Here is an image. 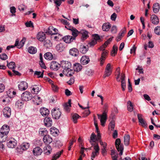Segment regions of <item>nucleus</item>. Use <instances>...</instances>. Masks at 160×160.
Wrapping results in <instances>:
<instances>
[{"label": "nucleus", "mask_w": 160, "mask_h": 160, "mask_svg": "<svg viewBox=\"0 0 160 160\" xmlns=\"http://www.w3.org/2000/svg\"><path fill=\"white\" fill-rule=\"evenodd\" d=\"M61 67L62 68V72L65 75L71 76L74 73V71L71 69V63L69 61H62L61 62Z\"/></svg>", "instance_id": "f257e3e1"}, {"label": "nucleus", "mask_w": 160, "mask_h": 160, "mask_svg": "<svg viewBox=\"0 0 160 160\" xmlns=\"http://www.w3.org/2000/svg\"><path fill=\"white\" fill-rule=\"evenodd\" d=\"M108 106L106 105L104 106V110L102 115L98 114V118L100 120L102 126H104L107 119V113L108 111Z\"/></svg>", "instance_id": "f03ea898"}, {"label": "nucleus", "mask_w": 160, "mask_h": 160, "mask_svg": "<svg viewBox=\"0 0 160 160\" xmlns=\"http://www.w3.org/2000/svg\"><path fill=\"white\" fill-rule=\"evenodd\" d=\"M92 145L93 146V149L91 153V159L93 160L99 154L100 148L98 144H92Z\"/></svg>", "instance_id": "7ed1b4c3"}, {"label": "nucleus", "mask_w": 160, "mask_h": 160, "mask_svg": "<svg viewBox=\"0 0 160 160\" xmlns=\"http://www.w3.org/2000/svg\"><path fill=\"white\" fill-rule=\"evenodd\" d=\"M115 144L117 150L118 152H120L119 153L120 155L122 154L123 151V145L122 144H121V140L120 139H117L115 141Z\"/></svg>", "instance_id": "20e7f679"}, {"label": "nucleus", "mask_w": 160, "mask_h": 160, "mask_svg": "<svg viewBox=\"0 0 160 160\" xmlns=\"http://www.w3.org/2000/svg\"><path fill=\"white\" fill-rule=\"evenodd\" d=\"M6 141L7 146L9 148H13L17 144L16 140L12 138H8Z\"/></svg>", "instance_id": "39448f33"}, {"label": "nucleus", "mask_w": 160, "mask_h": 160, "mask_svg": "<svg viewBox=\"0 0 160 160\" xmlns=\"http://www.w3.org/2000/svg\"><path fill=\"white\" fill-rule=\"evenodd\" d=\"M61 112L58 108H55L52 111V116L55 119H58L61 116Z\"/></svg>", "instance_id": "423d86ee"}, {"label": "nucleus", "mask_w": 160, "mask_h": 160, "mask_svg": "<svg viewBox=\"0 0 160 160\" xmlns=\"http://www.w3.org/2000/svg\"><path fill=\"white\" fill-rule=\"evenodd\" d=\"M21 98L22 100L27 101L32 98V95L30 92L26 91L22 93Z\"/></svg>", "instance_id": "0eeeda50"}, {"label": "nucleus", "mask_w": 160, "mask_h": 160, "mask_svg": "<svg viewBox=\"0 0 160 160\" xmlns=\"http://www.w3.org/2000/svg\"><path fill=\"white\" fill-rule=\"evenodd\" d=\"M3 114L4 117L6 118H9L11 115V109L8 107H6L2 110Z\"/></svg>", "instance_id": "6e6552de"}, {"label": "nucleus", "mask_w": 160, "mask_h": 160, "mask_svg": "<svg viewBox=\"0 0 160 160\" xmlns=\"http://www.w3.org/2000/svg\"><path fill=\"white\" fill-rule=\"evenodd\" d=\"M60 67H61V64H59L55 61L52 62L50 66V68L55 71L58 70Z\"/></svg>", "instance_id": "1a4fd4ad"}, {"label": "nucleus", "mask_w": 160, "mask_h": 160, "mask_svg": "<svg viewBox=\"0 0 160 160\" xmlns=\"http://www.w3.org/2000/svg\"><path fill=\"white\" fill-rule=\"evenodd\" d=\"M18 86L19 90L21 91H24L28 87V84L26 82L22 81L19 83Z\"/></svg>", "instance_id": "9d476101"}, {"label": "nucleus", "mask_w": 160, "mask_h": 160, "mask_svg": "<svg viewBox=\"0 0 160 160\" xmlns=\"http://www.w3.org/2000/svg\"><path fill=\"white\" fill-rule=\"evenodd\" d=\"M10 131L9 127L7 125H3L0 129V133L7 136Z\"/></svg>", "instance_id": "9b49d317"}, {"label": "nucleus", "mask_w": 160, "mask_h": 160, "mask_svg": "<svg viewBox=\"0 0 160 160\" xmlns=\"http://www.w3.org/2000/svg\"><path fill=\"white\" fill-rule=\"evenodd\" d=\"M107 53L108 52L106 51H102L101 57L99 59V61L100 62V65L101 66H102L103 65L104 61L106 59V57Z\"/></svg>", "instance_id": "f8f14e48"}, {"label": "nucleus", "mask_w": 160, "mask_h": 160, "mask_svg": "<svg viewBox=\"0 0 160 160\" xmlns=\"http://www.w3.org/2000/svg\"><path fill=\"white\" fill-rule=\"evenodd\" d=\"M31 92L33 94H37L41 90L40 86L35 85L31 87Z\"/></svg>", "instance_id": "ddd939ff"}, {"label": "nucleus", "mask_w": 160, "mask_h": 160, "mask_svg": "<svg viewBox=\"0 0 160 160\" xmlns=\"http://www.w3.org/2000/svg\"><path fill=\"white\" fill-rule=\"evenodd\" d=\"M37 38L40 41L42 42L46 39V35L43 32H39L37 35Z\"/></svg>", "instance_id": "4468645a"}, {"label": "nucleus", "mask_w": 160, "mask_h": 160, "mask_svg": "<svg viewBox=\"0 0 160 160\" xmlns=\"http://www.w3.org/2000/svg\"><path fill=\"white\" fill-rule=\"evenodd\" d=\"M32 99L34 104L37 105L41 104L42 102L41 98L38 95H35Z\"/></svg>", "instance_id": "2eb2a0df"}, {"label": "nucleus", "mask_w": 160, "mask_h": 160, "mask_svg": "<svg viewBox=\"0 0 160 160\" xmlns=\"http://www.w3.org/2000/svg\"><path fill=\"white\" fill-rule=\"evenodd\" d=\"M44 122L45 125L48 127L51 126L52 123L51 118L48 117H46L45 118Z\"/></svg>", "instance_id": "dca6fc26"}, {"label": "nucleus", "mask_w": 160, "mask_h": 160, "mask_svg": "<svg viewBox=\"0 0 160 160\" xmlns=\"http://www.w3.org/2000/svg\"><path fill=\"white\" fill-rule=\"evenodd\" d=\"M25 41L26 38H23L22 41L20 42L19 43V41L17 39L15 41L14 46H15V47L17 46L18 48H20L23 46Z\"/></svg>", "instance_id": "f3484780"}, {"label": "nucleus", "mask_w": 160, "mask_h": 160, "mask_svg": "<svg viewBox=\"0 0 160 160\" xmlns=\"http://www.w3.org/2000/svg\"><path fill=\"white\" fill-rule=\"evenodd\" d=\"M100 145L102 146V155L104 156L107 153V144L105 142H103L102 141H100Z\"/></svg>", "instance_id": "a211bd4d"}, {"label": "nucleus", "mask_w": 160, "mask_h": 160, "mask_svg": "<svg viewBox=\"0 0 160 160\" xmlns=\"http://www.w3.org/2000/svg\"><path fill=\"white\" fill-rule=\"evenodd\" d=\"M67 29L72 31V38H74V40H75L76 37L79 33V31L76 28L72 27H70L69 28H67Z\"/></svg>", "instance_id": "6ab92c4d"}, {"label": "nucleus", "mask_w": 160, "mask_h": 160, "mask_svg": "<svg viewBox=\"0 0 160 160\" xmlns=\"http://www.w3.org/2000/svg\"><path fill=\"white\" fill-rule=\"evenodd\" d=\"M32 152L34 155L38 156L41 154L42 151L39 147H37L33 149Z\"/></svg>", "instance_id": "aec40b11"}, {"label": "nucleus", "mask_w": 160, "mask_h": 160, "mask_svg": "<svg viewBox=\"0 0 160 160\" xmlns=\"http://www.w3.org/2000/svg\"><path fill=\"white\" fill-rule=\"evenodd\" d=\"M137 116L140 125L143 127H146L147 125V123L145 120L142 118V115L138 114Z\"/></svg>", "instance_id": "412c9836"}, {"label": "nucleus", "mask_w": 160, "mask_h": 160, "mask_svg": "<svg viewBox=\"0 0 160 160\" xmlns=\"http://www.w3.org/2000/svg\"><path fill=\"white\" fill-rule=\"evenodd\" d=\"M90 62L89 57L86 56H84L82 57L80 59V62L83 65H86L88 63Z\"/></svg>", "instance_id": "4be33fe9"}, {"label": "nucleus", "mask_w": 160, "mask_h": 160, "mask_svg": "<svg viewBox=\"0 0 160 160\" xmlns=\"http://www.w3.org/2000/svg\"><path fill=\"white\" fill-rule=\"evenodd\" d=\"M43 141L46 144H49L52 142V139L48 135H46L44 136Z\"/></svg>", "instance_id": "5701e85b"}, {"label": "nucleus", "mask_w": 160, "mask_h": 160, "mask_svg": "<svg viewBox=\"0 0 160 160\" xmlns=\"http://www.w3.org/2000/svg\"><path fill=\"white\" fill-rule=\"evenodd\" d=\"M63 40L66 43H70L74 40V38H72V36L67 35L63 38Z\"/></svg>", "instance_id": "b1692460"}, {"label": "nucleus", "mask_w": 160, "mask_h": 160, "mask_svg": "<svg viewBox=\"0 0 160 160\" xmlns=\"http://www.w3.org/2000/svg\"><path fill=\"white\" fill-rule=\"evenodd\" d=\"M125 75L124 74L122 73L121 79V87L122 89V90L123 91H125L126 88V82L125 79Z\"/></svg>", "instance_id": "393cba45"}, {"label": "nucleus", "mask_w": 160, "mask_h": 160, "mask_svg": "<svg viewBox=\"0 0 160 160\" xmlns=\"http://www.w3.org/2000/svg\"><path fill=\"white\" fill-rule=\"evenodd\" d=\"M41 114L43 116H48L49 113V111L48 109L45 108H42L40 110Z\"/></svg>", "instance_id": "a878e982"}, {"label": "nucleus", "mask_w": 160, "mask_h": 160, "mask_svg": "<svg viewBox=\"0 0 160 160\" xmlns=\"http://www.w3.org/2000/svg\"><path fill=\"white\" fill-rule=\"evenodd\" d=\"M151 22L154 24H157L158 23L159 20L158 17L155 15H152L151 17Z\"/></svg>", "instance_id": "bb28decb"}, {"label": "nucleus", "mask_w": 160, "mask_h": 160, "mask_svg": "<svg viewBox=\"0 0 160 160\" xmlns=\"http://www.w3.org/2000/svg\"><path fill=\"white\" fill-rule=\"evenodd\" d=\"M70 54L72 56H77L79 54L78 50L75 48H73L69 50Z\"/></svg>", "instance_id": "cd10ccee"}, {"label": "nucleus", "mask_w": 160, "mask_h": 160, "mask_svg": "<svg viewBox=\"0 0 160 160\" xmlns=\"http://www.w3.org/2000/svg\"><path fill=\"white\" fill-rule=\"evenodd\" d=\"M111 27V24L109 22L103 23L102 26V29L104 31H108Z\"/></svg>", "instance_id": "c85d7f7f"}, {"label": "nucleus", "mask_w": 160, "mask_h": 160, "mask_svg": "<svg viewBox=\"0 0 160 160\" xmlns=\"http://www.w3.org/2000/svg\"><path fill=\"white\" fill-rule=\"evenodd\" d=\"M73 68L74 70L73 71L78 72L81 70L82 66L80 63H76L74 64Z\"/></svg>", "instance_id": "c756f323"}, {"label": "nucleus", "mask_w": 160, "mask_h": 160, "mask_svg": "<svg viewBox=\"0 0 160 160\" xmlns=\"http://www.w3.org/2000/svg\"><path fill=\"white\" fill-rule=\"evenodd\" d=\"M29 143L26 142H23L20 146V150L21 151L22 150L23 151L26 150L29 148Z\"/></svg>", "instance_id": "7c9ffc66"}, {"label": "nucleus", "mask_w": 160, "mask_h": 160, "mask_svg": "<svg viewBox=\"0 0 160 160\" xmlns=\"http://www.w3.org/2000/svg\"><path fill=\"white\" fill-rule=\"evenodd\" d=\"M71 99H69L67 103H65L63 105L64 109L67 112H69L70 111V108L71 107Z\"/></svg>", "instance_id": "2f4dec72"}, {"label": "nucleus", "mask_w": 160, "mask_h": 160, "mask_svg": "<svg viewBox=\"0 0 160 160\" xmlns=\"http://www.w3.org/2000/svg\"><path fill=\"white\" fill-rule=\"evenodd\" d=\"M56 49L60 52L63 51L65 49V47L62 43H60L57 44L56 46Z\"/></svg>", "instance_id": "473e14b6"}, {"label": "nucleus", "mask_w": 160, "mask_h": 160, "mask_svg": "<svg viewBox=\"0 0 160 160\" xmlns=\"http://www.w3.org/2000/svg\"><path fill=\"white\" fill-rule=\"evenodd\" d=\"M28 52L31 54H34L37 52V49L36 48L34 47H30L28 49Z\"/></svg>", "instance_id": "72a5a7b5"}, {"label": "nucleus", "mask_w": 160, "mask_h": 160, "mask_svg": "<svg viewBox=\"0 0 160 160\" xmlns=\"http://www.w3.org/2000/svg\"><path fill=\"white\" fill-rule=\"evenodd\" d=\"M39 135L41 136H45L47 135L48 131L45 128H41L39 132Z\"/></svg>", "instance_id": "f704fd0d"}, {"label": "nucleus", "mask_w": 160, "mask_h": 160, "mask_svg": "<svg viewBox=\"0 0 160 160\" xmlns=\"http://www.w3.org/2000/svg\"><path fill=\"white\" fill-rule=\"evenodd\" d=\"M130 137L128 134L124 136V144L126 146H128L129 143Z\"/></svg>", "instance_id": "c9c22d12"}, {"label": "nucleus", "mask_w": 160, "mask_h": 160, "mask_svg": "<svg viewBox=\"0 0 160 160\" xmlns=\"http://www.w3.org/2000/svg\"><path fill=\"white\" fill-rule=\"evenodd\" d=\"M160 9L159 4L158 3H154L153 6V11L154 13L158 12Z\"/></svg>", "instance_id": "e433bc0d"}, {"label": "nucleus", "mask_w": 160, "mask_h": 160, "mask_svg": "<svg viewBox=\"0 0 160 160\" xmlns=\"http://www.w3.org/2000/svg\"><path fill=\"white\" fill-rule=\"evenodd\" d=\"M96 141H98L96 136L94 133H92L90 137V142L92 144H94L93 142H95Z\"/></svg>", "instance_id": "4c0bfd02"}, {"label": "nucleus", "mask_w": 160, "mask_h": 160, "mask_svg": "<svg viewBox=\"0 0 160 160\" xmlns=\"http://www.w3.org/2000/svg\"><path fill=\"white\" fill-rule=\"evenodd\" d=\"M79 50L81 53L85 54L88 51V48L84 45H81L79 49Z\"/></svg>", "instance_id": "58836bf2"}, {"label": "nucleus", "mask_w": 160, "mask_h": 160, "mask_svg": "<svg viewBox=\"0 0 160 160\" xmlns=\"http://www.w3.org/2000/svg\"><path fill=\"white\" fill-rule=\"evenodd\" d=\"M127 109L128 111L130 112H132L133 110V107L132 104L130 101H128L127 102Z\"/></svg>", "instance_id": "ea45409f"}, {"label": "nucleus", "mask_w": 160, "mask_h": 160, "mask_svg": "<svg viewBox=\"0 0 160 160\" xmlns=\"http://www.w3.org/2000/svg\"><path fill=\"white\" fill-rule=\"evenodd\" d=\"M44 57L46 59L50 60L52 59L53 56L51 53L48 52L45 54Z\"/></svg>", "instance_id": "a19ab883"}, {"label": "nucleus", "mask_w": 160, "mask_h": 160, "mask_svg": "<svg viewBox=\"0 0 160 160\" xmlns=\"http://www.w3.org/2000/svg\"><path fill=\"white\" fill-rule=\"evenodd\" d=\"M7 136L3 133H0V142H3L7 139Z\"/></svg>", "instance_id": "79ce46f5"}, {"label": "nucleus", "mask_w": 160, "mask_h": 160, "mask_svg": "<svg viewBox=\"0 0 160 160\" xmlns=\"http://www.w3.org/2000/svg\"><path fill=\"white\" fill-rule=\"evenodd\" d=\"M23 101L22 100H19L17 101L16 102V106L19 108H22L24 104Z\"/></svg>", "instance_id": "37998d69"}, {"label": "nucleus", "mask_w": 160, "mask_h": 160, "mask_svg": "<svg viewBox=\"0 0 160 160\" xmlns=\"http://www.w3.org/2000/svg\"><path fill=\"white\" fill-rule=\"evenodd\" d=\"M44 152L47 154H49L50 153V152L52 150L51 147L49 145H47L46 147H44Z\"/></svg>", "instance_id": "c03bdc74"}, {"label": "nucleus", "mask_w": 160, "mask_h": 160, "mask_svg": "<svg viewBox=\"0 0 160 160\" xmlns=\"http://www.w3.org/2000/svg\"><path fill=\"white\" fill-rule=\"evenodd\" d=\"M63 152V150H62L61 151L58 152L56 154H55L53 157L52 160H56L60 156L62 153Z\"/></svg>", "instance_id": "a18cd8bd"}, {"label": "nucleus", "mask_w": 160, "mask_h": 160, "mask_svg": "<svg viewBox=\"0 0 160 160\" xmlns=\"http://www.w3.org/2000/svg\"><path fill=\"white\" fill-rule=\"evenodd\" d=\"M115 126V122L114 120H112L110 122L108 128L109 129H110L111 131L114 130Z\"/></svg>", "instance_id": "49530a36"}, {"label": "nucleus", "mask_w": 160, "mask_h": 160, "mask_svg": "<svg viewBox=\"0 0 160 160\" xmlns=\"http://www.w3.org/2000/svg\"><path fill=\"white\" fill-rule=\"evenodd\" d=\"M7 66L9 68L13 70L16 67L15 63L14 62H10L8 63V61H7Z\"/></svg>", "instance_id": "de8ad7c7"}, {"label": "nucleus", "mask_w": 160, "mask_h": 160, "mask_svg": "<svg viewBox=\"0 0 160 160\" xmlns=\"http://www.w3.org/2000/svg\"><path fill=\"white\" fill-rule=\"evenodd\" d=\"M51 133L53 135L57 134L58 130L55 127H52L50 129Z\"/></svg>", "instance_id": "09e8293b"}, {"label": "nucleus", "mask_w": 160, "mask_h": 160, "mask_svg": "<svg viewBox=\"0 0 160 160\" xmlns=\"http://www.w3.org/2000/svg\"><path fill=\"white\" fill-rule=\"evenodd\" d=\"M117 47L115 45H114L111 52V55L112 56H114L117 53Z\"/></svg>", "instance_id": "8fccbe9b"}, {"label": "nucleus", "mask_w": 160, "mask_h": 160, "mask_svg": "<svg viewBox=\"0 0 160 160\" xmlns=\"http://www.w3.org/2000/svg\"><path fill=\"white\" fill-rule=\"evenodd\" d=\"M44 45L48 48L51 47L52 46V43L50 40H46L44 42Z\"/></svg>", "instance_id": "3c124183"}, {"label": "nucleus", "mask_w": 160, "mask_h": 160, "mask_svg": "<svg viewBox=\"0 0 160 160\" xmlns=\"http://www.w3.org/2000/svg\"><path fill=\"white\" fill-rule=\"evenodd\" d=\"M110 43L109 41L107 40L99 48V49L101 50L105 51V48Z\"/></svg>", "instance_id": "603ef678"}, {"label": "nucleus", "mask_w": 160, "mask_h": 160, "mask_svg": "<svg viewBox=\"0 0 160 160\" xmlns=\"http://www.w3.org/2000/svg\"><path fill=\"white\" fill-rule=\"evenodd\" d=\"M53 27L52 26H50L48 27V31L46 32L49 35H53Z\"/></svg>", "instance_id": "864d4df0"}, {"label": "nucleus", "mask_w": 160, "mask_h": 160, "mask_svg": "<svg viewBox=\"0 0 160 160\" xmlns=\"http://www.w3.org/2000/svg\"><path fill=\"white\" fill-rule=\"evenodd\" d=\"M80 116L76 113L74 114L72 116V118L73 122L74 123L77 122V119L80 117Z\"/></svg>", "instance_id": "5fc2aeb1"}, {"label": "nucleus", "mask_w": 160, "mask_h": 160, "mask_svg": "<svg viewBox=\"0 0 160 160\" xmlns=\"http://www.w3.org/2000/svg\"><path fill=\"white\" fill-rule=\"evenodd\" d=\"M88 32L86 31H83L82 32V37L83 39H86L88 37Z\"/></svg>", "instance_id": "6e6d98bb"}, {"label": "nucleus", "mask_w": 160, "mask_h": 160, "mask_svg": "<svg viewBox=\"0 0 160 160\" xmlns=\"http://www.w3.org/2000/svg\"><path fill=\"white\" fill-rule=\"evenodd\" d=\"M112 71H108L105 70L104 74L103 75L104 78L109 76L112 73Z\"/></svg>", "instance_id": "4d7b16f0"}, {"label": "nucleus", "mask_w": 160, "mask_h": 160, "mask_svg": "<svg viewBox=\"0 0 160 160\" xmlns=\"http://www.w3.org/2000/svg\"><path fill=\"white\" fill-rule=\"evenodd\" d=\"M34 75H37L38 78H42L43 76V72H42L40 71H35L34 72Z\"/></svg>", "instance_id": "13d9d810"}, {"label": "nucleus", "mask_w": 160, "mask_h": 160, "mask_svg": "<svg viewBox=\"0 0 160 160\" xmlns=\"http://www.w3.org/2000/svg\"><path fill=\"white\" fill-rule=\"evenodd\" d=\"M154 32L157 35H160V27L157 26L154 29Z\"/></svg>", "instance_id": "bf43d9fd"}, {"label": "nucleus", "mask_w": 160, "mask_h": 160, "mask_svg": "<svg viewBox=\"0 0 160 160\" xmlns=\"http://www.w3.org/2000/svg\"><path fill=\"white\" fill-rule=\"evenodd\" d=\"M8 57L7 55L5 53L0 54V58L1 59L5 60L8 59Z\"/></svg>", "instance_id": "052dcab7"}, {"label": "nucleus", "mask_w": 160, "mask_h": 160, "mask_svg": "<svg viewBox=\"0 0 160 160\" xmlns=\"http://www.w3.org/2000/svg\"><path fill=\"white\" fill-rule=\"evenodd\" d=\"M117 31V27L116 26H113L112 27L111 31L112 33H116Z\"/></svg>", "instance_id": "680f3d73"}, {"label": "nucleus", "mask_w": 160, "mask_h": 160, "mask_svg": "<svg viewBox=\"0 0 160 160\" xmlns=\"http://www.w3.org/2000/svg\"><path fill=\"white\" fill-rule=\"evenodd\" d=\"M27 8V7L24 5L22 4L18 7V9L20 11H23Z\"/></svg>", "instance_id": "e2e57ef3"}, {"label": "nucleus", "mask_w": 160, "mask_h": 160, "mask_svg": "<svg viewBox=\"0 0 160 160\" xmlns=\"http://www.w3.org/2000/svg\"><path fill=\"white\" fill-rule=\"evenodd\" d=\"M25 25L28 27H33V23L31 21L26 22Z\"/></svg>", "instance_id": "0e129e2a"}, {"label": "nucleus", "mask_w": 160, "mask_h": 160, "mask_svg": "<svg viewBox=\"0 0 160 160\" xmlns=\"http://www.w3.org/2000/svg\"><path fill=\"white\" fill-rule=\"evenodd\" d=\"M61 21L62 23L64 25H67L68 27V26L69 25V22L65 19H61Z\"/></svg>", "instance_id": "69168bd1"}, {"label": "nucleus", "mask_w": 160, "mask_h": 160, "mask_svg": "<svg viewBox=\"0 0 160 160\" xmlns=\"http://www.w3.org/2000/svg\"><path fill=\"white\" fill-rule=\"evenodd\" d=\"M97 41L95 39H93L89 43V45L90 46H93L97 43Z\"/></svg>", "instance_id": "338daca9"}, {"label": "nucleus", "mask_w": 160, "mask_h": 160, "mask_svg": "<svg viewBox=\"0 0 160 160\" xmlns=\"http://www.w3.org/2000/svg\"><path fill=\"white\" fill-rule=\"evenodd\" d=\"M117 18V14L116 13H113L111 16V19L113 21H115L116 20Z\"/></svg>", "instance_id": "774afa93"}]
</instances>
